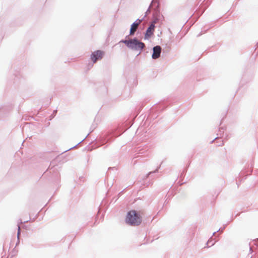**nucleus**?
Segmentation results:
<instances>
[{
	"mask_svg": "<svg viewBox=\"0 0 258 258\" xmlns=\"http://www.w3.org/2000/svg\"><path fill=\"white\" fill-rule=\"evenodd\" d=\"M126 222L131 225H139L141 223V216L139 213L135 210L128 212L125 219Z\"/></svg>",
	"mask_w": 258,
	"mask_h": 258,
	"instance_id": "obj_1",
	"label": "nucleus"
},
{
	"mask_svg": "<svg viewBox=\"0 0 258 258\" xmlns=\"http://www.w3.org/2000/svg\"><path fill=\"white\" fill-rule=\"evenodd\" d=\"M155 22H152L149 27L147 29L145 35V39H149L154 33L155 29Z\"/></svg>",
	"mask_w": 258,
	"mask_h": 258,
	"instance_id": "obj_4",
	"label": "nucleus"
},
{
	"mask_svg": "<svg viewBox=\"0 0 258 258\" xmlns=\"http://www.w3.org/2000/svg\"><path fill=\"white\" fill-rule=\"evenodd\" d=\"M104 54V52L101 50H96L92 53L91 55V59L95 63L98 59H101Z\"/></svg>",
	"mask_w": 258,
	"mask_h": 258,
	"instance_id": "obj_3",
	"label": "nucleus"
},
{
	"mask_svg": "<svg viewBox=\"0 0 258 258\" xmlns=\"http://www.w3.org/2000/svg\"><path fill=\"white\" fill-rule=\"evenodd\" d=\"M122 42L125 43L128 47L135 50H141L145 47L144 43L139 41L136 39L124 40Z\"/></svg>",
	"mask_w": 258,
	"mask_h": 258,
	"instance_id": "obj_2",
	"label": "nucleus"
},
{
	"mask_svg": "<svg viewBox=\"0 0 258 258\" xmlns=\"http://www.w3.org/2000/svg\"><path fill=\"white\" fill-rule=\"evenodd\" d=\"M142 20L137 19L132 25L130 29V35H133L137 31L138 26L142 23Z\"/></svg>",
	"mask_w": 258,
	"mask_h": 258,
	"instance_id": "obj_5",
	"label": "nucleus"
},
{
	"mask_svg": "<svg viewBox=\"0 0 258 258\" xmlns=\"http://www.w3.org/2000/svg\"><path fill=\"white\" fill-rule=\"evenodd\" d=\"M161 52V48L160 46H156L153 48V53L152 54V58L153 59H157L159 57Z\"/></svg>",
	"mask_w": 258,
	"mask_h": 258,
	"instance_id": "obj_6",
	"label": "nucleus"
},
{
	"mask_svg": "<svg viewBox=\"0 0 258 258\" xmlns=\"http://www.w3.org/2000/svg\"><path fill=\"white\" fill-rule=\"evenodd\" d=\"M20 234V226H18V237H19V235Z\"/></svg>",
	"mask_w": 258,
	"mask_h": 258,
	"instance_id": "obj_7",
	"label": "nucleus"
}]
</instances>
